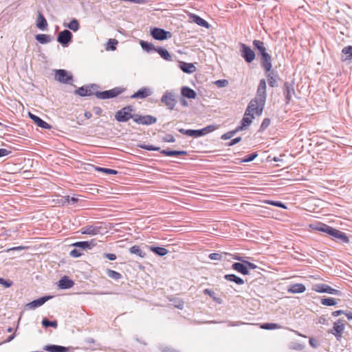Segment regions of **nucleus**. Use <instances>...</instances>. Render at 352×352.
I'll return each mask as SVG.
<instances>
[{
  "mask_svg": "<svg viewBox=\"0 0 352 352\" xmlns=\"http://www.w3.org/2000/svg\"><path fill=\"white\" fill-rule=\"evenodd\" d=\"M96 232H96V228H94L93 227L87 228L84 229L83 231H82V234H91V235L96 234Z\"/></svg>",
  "mask_w": 352,
  "mask_h": 352,
  "instance_id": "nucleus-51",
  "label": "nucleus"
},
{
  "mask_svg": "<svg viewBox=\"0 0 352 352\" xmlns=\"http://www.w3.org/2000/svg\"><path fill=\"white\" fill-rule=\"evenodd\" d=\"M78 197H72L69 198V196H67V197H64L63 199H62V204H67L74 205L76 203L78 202Z\"/></svg>",
  "mask_w": 352,
  "mask_h": 352,
  "instance_id": "nucleus-39",
  "label": "nucleus"
},
{
  "mask_svg": "<svg viewBox=\"0 0 352 352\" xmlns=\"http://www.w3.org/2000/svg\"><path fill=\"white\" fill-rule=\"evenodd\" d=\"M129 252L132 254H135L140 258H144L146 256V253L143 252L138 245H133L131 247Z\"/></svg>",
  "mask_w": 352,
  "mask_h": 352,
  "instance_id": "nucleus-32",
  "label": "nucleus"
},
{
  "mask_svg": "<svg viewBox=\"0 0 352 352\" xmlns=\"http://www.w3.org/2000/svg\"><path fill=\"white\" fill-rule=\"evenodd\" d=\"M264 203L265 204H270V205H272V206H277V207H279V208H286V206L283 204L282 202L280 201H271V200H265L263 201Z\"/></svg>",
  "mask_w": 352,
  "mask_h": 352,
  "instance_id": "nucleus-44",
  "label": "nucleus"
},
{
  "mask_svg": "<svg viewBox=\"0 0 352 352\" xmlns=\"http://www.w3.org/2000/svg\"><path fill=\"white\" fill-rule=\"evenodd\" d=\"M69 254L72 257L77 258L82 255V252L78 249H74L70 252Z\"/></svg>",
  "mask_w": 352,
  "mask_h": 352,
  "instance_id": "nucleus-56",
  "label": "nucleus"
},
{
  "mask_svg": "<svg viewBox=\"0 0 352 352\" xmlns=\"http://www.w3.org/2000/svg\"><path fill=\"white\" fill-rule=\"evenodd\" d=\"M133 109L131 106L123 107L116 113L115 118L120 122H127L131 118L133 120L134 115L131 113Z\"/></svg>",
  "mask_w": 352,
  "mask_h": 352,
  "instance_id": "nucleus-5",
  "label": "nucleus"
},
{
  "mask_svg": "<svg viewBox=\"0 0 352 352\" xmlns=\"http://www.w3.org/2000/svg\"><path fill=\"white\" fill-rule=\"evenodd\" d=\"M72 38V34L67 30H65L58 33L57 41L63 45H67Z\"/></svg>",
  "mask_w": 352,
  "mask_h": 352,
  "instance_id": "nucleus-16",
  "label": "nucleus"
},
{
  "mask_svg": "<svg viewBox=\"0 0 352 352\" xmlns=\"http://www.w3.org/2000/svg\"><path fill=\"white\" fill-rule=\"evenodd\" d=\"M313 289L319 293H328L334 295H340L341 292L339 290L331 287L326 284H316L314 285Z\"/></svg>",
  "mask_w": 352,
  "mask_h": 352,
  "instance_id": "nucleus-12",
  "label": "nucleus"
},
{
  "mask_svg": "<svg viewBox=\"0 0 352 352\" xmlns=\"http://www.w3.org/2000/svg\"><path fill=\"white\" fill-rule=\"evenodd\" d=\"M104 256L110 261H114L117 258L116 254L111 253H107L104 254Z\"/></svg>",
  "mask_w": 352,
  "mask_h": 352,
  "instance_id": "nucleus-63",
  "label": "nucleus"
},
{
  "mask_svg": "<svg viewBox=\"0 0 352 352\" xmlns=\"http://www.w3.org/2000/svg\"><path fill=\"white\" fill-rule=\"evenodd\" d=\"M155 51H156L163 59L168 61L172 60L171 55L165 48L157 47V49H155Z\"/></svg>",
  "mask_w": 352,
  "mask_h": 352,
  "instance_id": "nucleus-28",
  "label": "nucleus"
},
{
  "mask_svg": "<svg viewBox=\"0 0 352 352\" xmlns=\"http://www.w3.org/2000/svg\"><path fill=\"white\" fill-rule=\"evenodd\" d=\"M241 137L236 138L232 140L230 142H228V146H233V145L239 143V142H241Z\"/></svg>",
  "mask_w": 352,
  "mask_h": 352,
  "instance_id": "nucleus-60",
  "label": "nucleus"
},
{
  "mask_svg": "<svg viewBox=\"0 0 352 352\" xmlns=\"http://www.w3.org/2000/svg\"><path fill=\"white\" fill-rule=\"evenodd\" d=\"M309 342L311 347L314 349L317 348L319 346L318 341L314 338H310Z\"/></svg>",
  "mask_w": 352,
  "mask_h": 352,
  "instance_id": "nucleus-58",
  "label": "nucleus"
},
{
  "mask_svg": "<svg viewBox=\"0 0 352 352\" xmlns=\"http://www.w3.org/2000/svg\"><path fill=\"white\" fill-rule=\"evenodd\" d=\"M163 141L165 142H175V139L172 135L168 134L163 138Z\"/></svg>",
  "mask_w": 352,
  "mask_h": 352,
  "instance_id": "nucleus-57",
  "label": "nucleus"
},
{
  "mask_svg": "<svg viewBox=\"0 0 352 352\" xmlns=\"http://www.w3.org/2000/svg\"><path fill=\"white\" fill-rule=\"evenodd\" d=\"M239 131H236V129L235 130H233V131H229L226 133H224L223 135H222L221 136V139L222 140H229L232 137H233L234 135V134L238 132Z\"/></svg>",
  "mask_w": 352,
  "mask_h": 352,
  "instance_id": "nucleus-48",
  "label": "nucleus"
},
{
  "mask_svg": "<svg viewBox=\"0 0 352 352\" xmlns=\"http://www.w3.org/2000/svg\"><path fill=\"white\" fill-rule=\"evenodd\" d=\"M244 263H245V265L247 266L248 270V269L254 270L257 267V266L255 264L250 263L248 261H245V262Z\"/></svg>",
  "mask_w": 352,
  "mask_h": 352,
  "instance_id": "nucleus-62",
  "label": "nucleus"
},
{
  "mask_svg": "<svg viewBox=\"0 0 352 352\" xmlns=\"http://www.w3.org/2000/svg\"><path fill=\"white\" fill-rule=\"evenodd\" d=\"M140 44L142 48L147 52H149L151 50H155V49H156L152 43H148L144 41H140Z\"/></svg>",
  "mask_w": 352,
  "mask_h": 352,
  "instance_id": "nucleus-37",
  "label": "nucleus"
},
{
  "mask_svg": "<svg viewBox=\"0 0 352 352\" xmlns=\"http://www.w3.org/2000/svg\"><path fill=\"white\" fill-rule=\"evenodd\" d=\"M266 82L265 79H261L259 81V84L256 91V96L255 99H258L261 101V104H265L266 100Z\"/></svg>",
  "mask_w": 352,
  "mask_h": 352,
  "instance_id": "nucleus-10",
  "label": "nucleus"
},
{
  "mask_svg": "<svg viewBox=\"0 0 352 352\" xmlns=\"http://www.w3.org/2000/svg\"><path fill=\"white\" fill-rule=\"evenodd\" d=\"M151 34L155 39L159 41H163L171 37V33L170 32H167L164 29L157 28L153 29L151 31Z\"/></svg>",
  "mask_w": 352,
  "mask_h": 352,
  "instance_id": "nucleus-14",
  "label": "nucleus"
},
{
  "mask_svg": "<svg viewBox=\"0 0 352 352\" xmlns=\"http://www.w3.org/2000/svg\"><path fill=\"white\" fill-rule=\"evenodd\" d=\"M36 39L41 44H45L51 41V38L50 35L40 34L36 36Z\"/></svg>",
  "mask_w": 352,
  "mask_h": 352,
  "instance_id": "nucleus-36",
  "label": "nucleus"
},
{
  "mask_svg": "<svg viewBox=\"0 0 352 352\" xmlns=\"http://www.w3.org/2000/svg\"><path fill=\"white\" fill-rule=\"evenodd\" d=\"M253 118H254L251 117V115H246V112H245L244 116L241 120V126H238L236 131H241L248 126L252 123Z\"/></svg>",
  "mask_w": 352,
  "mask_h": 352,
  "instance_id": "nucleus-25",
  "label": "nucleus"
},
{
  "mask_svg": "<svg viewBox=\"0 0 352 352\" xmlns=\"http://www.w3.org/2000/svg\"><path fill=\"white\" fill-rule=\"evenodd\" d=\"M153 91L151 89L148 87H142L140 89H139L137 92L133 94L131 98H140L143 99L146 98L147 96H149L152 94Z\"/></svg>",
  "mask_w": 352,
  "mask_h": 352,
  "instance_id": "nucleus-18",
  "label": "nucleus"
},
{
  "mask_svg": "<svg viewBox=\"0 0 352 352\" xmlns=\"http://www.w3.org/2000/svg\"><path fill=\"white\" fill-rule=\"evenodd\" d=\"M254 47L258 50L262 57V66L266 72H270L272 69V58L271 56L266 52V48L264 46L263 41L254 40L253 41Z\"/></svg>",
  "mask_w": 352,
  "mask_h": 352,
  "instance_id": "nucleus-1",
  "label": "nucleus"
},
{
  "mask_svg": "<svg viewBox=\"0 0 352 352\" xmlns=\"http://www.w3.org/2000/svg\"><path fill=\"white\" fill-rule=\"evenodd\" d=\"M269 73L267 74L268 84L272 87H276L278 86L277 84V76L274 74L273 71L268 72Z\"/></svg>",
  "mask_w": 352,
  "mask_h": 352,
  "instance_id": "nucleus-27",
  "label": "nucleus"
},
{
  "mask_svg": "<svg viewBox=\"0 0 352 352\" xmlns=\"http://www.w3.org/2000/svg\"><path fill=\"white\" fill-rule=\"evenodd\" d=\"M95 168L98 171L104 173L106 174L116 175L118 173L117 170L107 168L96 167Z\"/></svg>",
  "mask_w": 352,
  "mask_h": 352,
  "instance_id": "nucleus-42",
  "label": "nucleus"
},
{
  "mask_svg": "<svg viewBox=\"0 0 352 352\" xmlns=\"http://www.w3.org/2000/svg\"><path fill=\"white\" fill-rule=\"evenodd\" d=\"M74 285V281L65 276L58 281V287L62 289H69Z\"/></svg>",
  "mask_w": 352,
  "mask_h": 352,
  "instance_id": "nucleus-21",
  "label": "nucleus"
},
{
  "mask_svg": "<svg viewBox=\"0 0 352 352\" xmlns=\"http://www.w3.org/2000/svg\"><path fill=\"white\" fill-rule=\"evenodd\" d=\"M149 250L160 256H165L168 252L166 248L162 247L150 246Z\"/></svg>",
  "mask_w": 352,
  "mask_h": 352,
  "instance_id": "nucleus-31",
  "label": "nucleus"
},
{
  "mask_svg": "<svg viewBox=\"0 0 352 352\" xmlns=\"http://www.w3.org/2000/svg\"><path fill=\"white\" fill-rule=\"evenodd\" d=\"M342 52L344 54H348L349 58H352V46L344 47Z\"/></svg>",
  "mask_w": 352,
  "mask_h": 352,
  "instance_id": "nucleus-54",
  "label": "nucleus"
},
{
  "mask_svg": "<svg viewBox=\"0 0 352 352\" xmlns=\"http://www.w3.org/2000/svg\"><path fill=\"white\" fill-rule=\"evenodd\" d=\"M263 329H275L280 328V326L276 323H264L261 325Z\"/></svg>",
  "mask_w": 352,
  "mask_h": 352,
  "instance_id": "nucleus-45",
  "label": "nucleus"
},
{
  "mask_svg": "<svg viewBox=\"0 0 352 352\" xmlns=\"http://www.w3.org/2000/svg\"><path fill=\"white\" fill-rule=\"evenodd\" d=\"M204 294L210 296L211 298H213L214 296H215L214 292L209 289H205L204 290Z\"/></svg>",
  "mask_w": 352,
  "mask_h": 352,
  "instance_id": "nucleus-64",
  "label": "nucleus"
},
{
  "mask_svg": "<svg viewBox=\"0 0 352 352\" xmlns=\"http://www.w3.org/2000/svg\"><path fill=\"white\" fill-rule=\"evenodd\" d=\"M190 19L192 20L193 22H195V23L201 27L208 28L210 26L206 21H205L204 19H203L202 18L196 14H192L190 16Z\"/></svg>",
  "mask_w": 352,
  "mask_h": 352,
  "instance_id": "nucleus-26",
  "label": "nucleus"
},
{
  "mask_svg": "<svg viewBox=\"0 0 352 352\" xmlns=\"http://www.w3.org/2000/svg\"><path fill=\"white\" fill-rule=\"evenodd\" d=\"M73 245L76 248H80L82 250H85L91 249L95 245V243L93 241H79L74 243Z\"/></svg>",
  "mask_w": 352,
  "mask_h": 352,
  "instance_id": "nucleus-29",
  "label": "nucleus"
},
{
  "mask_svg": "<svg viewBox=\"0 0 352 352\" xmlns=\"http://www.w3.org/2000/svg\"><path fill=\"white\" fill-rule=\"evenodd\" d=\"M138 147L147 150V151H160V153L164 155L167 156H177V155H187V152L186 151H168V150H160V147L155 146L153 145H146L144 144H140L138 145Z\"/></svg>",
  "mask_w": 352,
  "mask_h": 352,
  "instance_id": "nucleus-4",
  "label": "nucleus"
},
{
  "mask_svg": "<svg viewBox=\"0 0 352 352\" xmlns=\"http://www.w3.org/2000/svg\"><path fill=\"white\" fill-rule=\"evenodd\" d=\"M36 25L40 30H44L47 26V21L41 12H38Z\"/></svg>",
  "mask_w": 352,
  "mask_h": 352,
  "instance_id": "nucleus-30",
  "label": "nucleus"
},
{
  "mask_svg": "<svg viewBox=\"0 0 352 352\" xmlns=\"http://www.w3.org/2000/svg\"><path fill=\"white\" fill-rule=\"evenodd\" d=\"M133 121L139 124L151 125L157 122V118L153 116L134 115Z\"/></svg>",
  "mask_w": 352,
  "mask_h": 352,
  "instance_id": "nucleus-9",
  "label": "nucleus"
},
{
  "mask_svg": "<svg viewBox=\"0 0 352 352\" xmlns=\"http://www.w3.org/2000/svg\"><path fill=\"white\" fill-rule=\"evenodd\" d=\"M336 300L333 298H322L321 300V304L326 306H333L336 305Z\"/></svg>",
  "mask_w": 352,
  "mask_h": 352,
  "instance_id": "nucleus-41",
  "label": "nucleus"
},
{
  "mask_svg": "<svg viewBox=\"0 0 352 352\" xmlns=\"http://www.w3.org/2000/svg\"><path fill=\"white\" fill-rule=\"evenodd\" d=\"M344 321L342 319L338 320L334 322L333 328L329 331V333L333 334L337 340L340 341L342 333L344 330Z\"/></svg>",
  "mask_w": 352,
  "mask_h": 352,
  "instance_id": "nucleus-8",
  "label": "nucleus"
},
{
  "mask_svg": "<svg viewBox=\"0 0 352 352\" xmlns=\"http://www.w3.org/2000/svg\"><path fill=\"white\" fill-rule=\"evenodd\" d=\"M289 349L296 351H301L304 349V345L298 342H292Z\"/></svg>",
  "mask_w": 352,
  "mask_h": 352,
  "instance_id": "nucleus-47",
  "label": "nucleus"
},
{
  "mask_svg": "<svg viewBox=\"0 0 352 352\" xmlns=\"http://www.w3.org/2000/svg\"><path fill=\"white\" fill-rule=\"evenodd\" d=\"M224 278L227 280L234 282L237 285L244 284V280L241 278L236 276L234 274H226L225 275Z\"/></svg>",
  "mask_w": 352,
  "mask_h": 352,
  "instance_id": "nucleus-33",
  "label": "nucleus"
},
{
  "mask_svg": "<svg viewBox=\"0 0 352 352\" xmlns=\"http://www.w3.org/2000/svg\"><path fill=\"white\" fill-rule=\"evenodd\" d=\"M241 56L245 59L247 63L252 62L255 58V53L254 51L245 44L242 43L241 45Z\"/></svg>",
  "mask_w": 352,
  "mask_h": 352,
  "instance_id": "nucleus-13",
  "label": "nucleus"
},
{
  "mask_svg": "<svg viewBox=\"0 0 352 352\" xmlns=\"http://www.w3.org/2000/svg\"><path fill=\"white\" fill-rule=\"evenodd\" d=\"M107 274L109 278L115 279V280H118V279L121 278V277H122V275L120 273L117 272L110 270V269L107 270Z\"/></svg>",
  "mask_w": 352,
  "mask_h": 352,
  "instance_id": "nucleus-38",
  "label": "nucleus"
},
{
  "mask_svg": "<svg viewBox=\"0 0 352 352\" xmlns=\"http://www.w3.org/2000/svg\"><path fill=\"white\" fill-rule=\"evenodd\" d=\"M51 296H44L41 297L37 300H33L26 305V307L30 309H34L36 307H38L43 305L47 300L51 298Z\"/></svg>",
  "mask_w": 352,
  "mask_h": 352,
  "instance_id": "nucleus-19",
  "label": "nucleus"
},
{
  "mask_svg": "<svg viewBox=\"0 0 352 352\" xmlns=\"http://www.w3.org/2000/svg\"><path fill=\"white\" fill-rule=\"evenodd\" d=\"M66 26L74 32H76L80 28L78 21L76 19L72 20L70 23Z\"/></svg>",
  "mask_w": 352,
  "mask_h": 352,
  "instance_id": "nucleus-40",
  "label": "nucleus"
},
{
  "mask_svg": "<svg viewBox=\"0 0 352 352\" xmlns=\"http://www.w3.org/2000/svg\"><path fill=\"white\" fill-rule=\"evenodd\" d=\"M283 94L285 97L286 103H289L292 96L295 94L294 83L285 82L283 85Z\"/></svg>",
  "mask_w": 352,
  "mask_h": 352,
  "instance_id": "nucleus-17",
  "label": "nucleus"
},
{
  "mask_svg": "<svg viewBox=\"0 0 352 352\" xmlns=\"http://www.w3.org/2000/svg\"><path fill=\"white\" fill-rule=\"evenodd\" d=\"M75 93L80 96H91L92 94V91L91 89L88 87H80L75 91Z\"/></svg>",
  "mask_w": 352,
  "mask_h": 352,
  "instance_id": "nucleus-35",
  "label": "nucleus"
},
{
  "mask_svg": "<svg viewBox=\"0 0 352 352\" xmlns=\"http://www.w3.org/2000/svg\"><path fill=\"white\" fill-rule=\"evenodd\" d=\"M181 94L183 97L188 99H195L197 97L196 92L188 87H183L181 90Z\"/></svg>",
  "mask_w": 352,
  "mask_h": 352,
  "instance_id": "nucleus-22",
  "label": "nucleus"
},
{
  "mask_svg": "<svg viewBox=\"0 0 352 352\" xmlns=\"http://www.w3.org/2000/svg\"><path fill=\"white\" fill-rule=\"evenodd\" d=\"M316 229L319 231L327 233L334 239L340 240L343 243H348L349 242V239L345 233L325 224H323L320 227H318Z\"/></svg>",
  "mask_w": 352,
  "mask_h": 352,
  "instance_id": "nucleus-2",
  "label": "nucleus"
},
{
  "mask_svg": "<svg viewBox=\"0 0 352 352\" xmlns=\"http://www.w3.org/2000/svg\"><path fill=\"white\" fill-rule=\"evenodd\" d=\"M179 67L184 73L186 74H192L196 71V67L192 63L181 62Z\"/></svg>",
  "mask_w": 352,
  "mask_h": 352,
  "instance_id": "nucleus-24",
  "label": "nucleus"
},
{
  "mask_svg": "<svg viewBox=\"0 0 352 352\" xmlns=\"http://www.w3.org/2000/svg\"><path fill=\"white\" fill-rule=\"evenodd\" d=\"M0 284L8 288L12 285V282L10 280H6L3 278H0Z\"/></svg>",
  "mask_w": 352,
  "mask_h": 352,
  "instance_id": "nucleus-52",
  "label": "nucleus"
},
{
  "mask_svg": "<svg viewBox=\"0 0 352 352\" xmlns=\"http://www.w3.org/2000/svg\"><path fill=\"white\" fill-rule=\"evenodd\" d=\"M257 156V154L254 153H252L250 155H249L248 156H247L245 158L243 159L242 160V162H252L253 161L255 157Z\"/></svg>",
  "mask_w": 352,
  "mask_h": 352,
  "instance_id": "nucleus-53",
  "label": "nucleus"
},
{
  "mask_svg": "<svg viewBox=\"0 0 352 352\" xmlns=\"http://www.w3.org/2000/svg\"><path fill=\"white\" fill-rule=\"evenodd\" d=\"M123 89L120 87H116L110 90H107L104 91H97L96 93V96L99 99H107L115 98L119 94H122Z\"/></svg>",
  "mask_w": 352,
  "mask_h": 352,
  "instance_id": "nucleus-7",
  "label": "nucleus"
},
{
  "mask_svg": "<svg viewBox=\"0 0 352 352\" xmlns=\"http://www.w3.org/2000/svg\"><path fill=\"white\" fill-rule=\"evenodd\" d=\"M228 81L226 79L218 80L214 82V84L218 87H225L228 85Z\"/></svg>",
  "mask_w": 352,
  "mask_h": 352,
  "instance_id": "nucleus-50",
  "label": "nucleus"
},
{
  "mask_svg": "<svg viewBox=\"0 0 352 352\" xmlns=\"http://www.w3.org/2000/svg\"><path fill=\"white\" fill-rule=\"evenodd\" d=\"M265 104H261V102L258 99H252L245 110L246 115H251L252 118H254V115L259 116L261 115Z\"/></svg>",
  "mask_w": 352,
  "mask_h": 352,
  "instance_id": "nucleus-3",
  "label": "nucleus"
},
{
  "mask_svg": "<svg viewBox=\"0 0 352 352\" xmlns=\"http://www.w3.org/2000/svg\"><path fill=\"white\" fill-rule=\"evenodd\" d=\"M232 268L243 275L249 274V270L244 263H234L232 264Z\"/></svg>",
  "mask_w": 352,
  "mask_h": 352,
  "instance_id": "nucleus-23",
  "label": "nucleus"
},
{
  "mask_svg": "<svg viewBox=\"0 0 352 352\" xmlns=\"http://www.w3.org/2000/svg\"><path fill=\"white\" fill-rule=\"evenodd\" d=\"M11 153V151L7 150L6 148H0V157L6 156Z\"/></svg>",
  "mask_w": 352,
  "mask_h": 352,
  "instance_id": "nucleus-61",
  "label": "nucleus"
},
{
  "mask_svg": "<svg viewBox=\"0 0 352 352\" xmlns=\"http://www.w3.org/2000/svg\"><path fill=\"white\" fill-rule=\"evenodd\" d=\"M305 289L306 287L303 284L297 283L292 286V287L289 289V292L293 294H298L304 292Z\"/></svg>",
  "mask_w": 352,
  "mask_h": 352,
  "instance_id": "nucleus-34",
  "label": "nucleus"
},
{
  "mask_svg": "<svg viewBox=\"0 0 352 352\" xmlns=\"http://www.w3.org/2000/svg\"><path fill=\"white\" fill-rule=\"evenodd\" d=\"M55 72V79L60 82L69 84L73 80L72 75L65 69H56Z\"/></svg>",
  "mask_w": 352,
  "mask_h": 352,
  "instance_id": "nucleus-11",
  "label": "nucleus"
},
{
  "mask_svg": "<svg viewBox=\"0 0 352 352\" xmlns=\"http://www.w3.org/2000/svg\"><path fill=\"white\" fill-rule=\"evenodd\" d=\"M29 117L34 122V123L39 127L43 129H50L52 128L51 125L41 119L39 117L34 115L32 113H29Z\"/></svg>",
  "mask_w": 352,
  "mask_h": 352,
  "instance_id": "nucleus-20",
  "label": "nucleus"
},
{
  "mask_svg": "<svg viewBox=\"0 0 352 352\" xmlns=\"http://www.w3.org/2000/svg\"><path fill=\"white\" fill-rule=\"evenodd\" d=\"M217 129V126H214V125L207 126L206 127H205V128L201 129L202 133H203V135H205L207 133L214 131Z\"/></svg>",
  "mask_w": 352,
  "mask_h": 352,
  "instance_id": "nucleus-49",
  "label": "nucleus"
},
{
  "mask_svg": "<svg viewBox=\"0 0 352 352\" xmlns=\"http://www.w3.org/2000/svg\"><path fill=\"white\" fill-rule=\"evenodd\" d=\"M42 324L45 327H52L54 328H56L57 326H58V323L56 320L54 321H50L47 318H44L43 320H42Z\"/></svg>",
  "mask_w": 352,
  "mask_h": 352,
  "instance_id": "nucleus-43",
  "label": "nucleus"
},
{
  "mask_svg": "<svg viewBox=\"0 0 352 352\" xmlns=\"http://www.w3.org/2000/svg\"><path fill=\"white\" fill-rule=\"evenodd\" d=\"M270 124V120L269 118H265L261 123V130L266 129L269 126Z\"/></svg>",
  "mask_w": 352,
  "mask_h": 352,
  "instance_id": "nucleus-55",
  "label": "nucleus"
},
{
  "mask_svg": "<svg viewBox=\"0 0 352 352\" xmlns=\"http://www.w3.org/2000/svg\"><path fill=\"white\" fill-rule=\"evenodd\" d=\"M161 102L169 110H173L177 104L176 94L174 92L166 91L161 98Z\"/></svg>",
  "mask_w": 352,
  "mask_h": 352,
  "instance_id": "nucleus-6",
  "label": "nucleus"
},
{
  "mask_svg": "<svg viewBox=\"0 0 352 352\" xmlns=\"http://www.w3.org/2000/svg\"><path fill=\"white\" fill-rule=\"evenodd\" d=\"M188 135L191 137H200L203 135L201 129L200 130H192L188 129Z\"/></svg>",
  "mask_w": 352,
  "mask_h": 352,
  "instance_id": "nucleus-46",
  "label": "nucleus"
},
{
  "mask_svg": "<svg viewBox=\"0 0 352 352\" xmlns=\"http://www.w3.org/2000/svg\"><path fill=\"white\" fill-rule=\"evenodd\" d=\"M221 255L218 253H212L209 255V258L211 260H221Z\"/></svg>",
  "mask_w": 352,
  "mask_h": 352,
  "instance_id": "nucleus-59",
  "label": "nucleus"
},
{
  "mask_svg": "<svg viewBox=\"0 0 352 352\" xmlns=\"http://www.w3.org/2000/svg\"><path fill=\"white\" fill-rule=\"evenodd\" d=\"M43 349L48 352H73L75 348L72 346H63L59 345H45Z\"/></svg>",
  "mask_w": 352,
  "mask_h": 352,
  "instance_id": "nucleus-15",
  "label": "nucleus"
}]
</instances>
